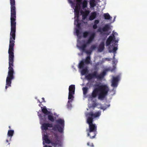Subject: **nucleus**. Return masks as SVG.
Masks as SVG:
<instances>
[{
  "label": "nucleus",
  "mask_w": 147,
  "mask_h": 147,
  "mask_svg": "<svg viewBox=\"0 0 147 147\" xmlns=\"http://www.w3.org/2000/svg\"><path fill=\"white\" fill-rule=\"evenodd\" d=\"M58 124L53 126L52 123H44L42 124L41 128L43 130L46 131L48 129V127H52V129L54 131L58 130L60 133H63L65 126L64 120L61 119H59L56 120Z\"/></svg>",
  "instance_id": "f03ea898"
},
{
  "label": "nucleus",
  "mask_w": 147,
  "mask_h": 147,
  "mask_svg": "<svg viewBox=\"0 0 147 147\" xmlns=\"http://www.w3.org/2000/svg\"><path fill=\"white\" fill-rule=\"evenodd\" d=\"M102 32H103L102 30V29H101L100 28H99L97 30V32H100V33H102Z\"/></svg>",
  "instance_id": "4c0bfd02"
},
{
  "label": "nucleus",
  "mask_w": 147,
  "mask_h": 147,
  "mask_svg": "<svg viewBox=\"0 0 147 147\" xmlns=\"http://www.w3.org/2000/svg\"><path fill=\"white\" fill-rule=\"evenodd\" d=\"M88 72V69L87 67H86L82 70L81 71V73L82 75H84L86 73H87Z\"/></svg>",
  "instance_id": "c756f323"
},
{
  "label": "nucleus",
  "mask_w": 147,
  "mask_h": 147,
  "mask_svg": "<svg viewBox=\"0 0 147 147\" xmlns=\"http://www.w3.org/2000/svg\"><path fill=\"white\" fill-rule=\"evenodd\" d=\"M86 78L88 80H90L92 79L95 78L92 73L86 75Z\"/></svg>",
  "instance_id": "4be33fe9"
},
{
  "label": "nucleus",
  "mask_w": 147,
  "mask_h": 147,
  "mask_svg": "<svg viewBox=\"0 0 147 147\" xmlns=\"http://www.w3.org/2000/svg\"><path fill=\"white\" fill-rule=\"evenodd\" d=\"M39 102H40V104L38 105H39V106H40V105H41V102H40V101H39Z\"/></svg>",
  "instance_id": "603ef678"
},
{
  "label": "nucleus",
  "mask_w": 147,
  "mask_h": 147,
  "mask_svg": "<svg viewBox=\"0 0 147 147\" xmlns=\"http://www.w3.org/2000/svg\"><path fill=\"white\" fill-rule=\"evenodd\" d=\"M82 7L83 8H85L87 7V2L86 0H84L82 3Z\"/></svg>",
  "instance_id": "72a5a7b5"
},
{
  "label": "nucleus",
  "mask_w": 147,
  "mask_h": 147,
  "mask_svg": "<svg viewBox=\"0 0 147 147\" xmlns=\"http://www.w3.org/2000/svg\"><path fill=\"white\" fill-rule=\"evenodd\" d=\"M50 136V140L48 138L47 135L45 134L43 137V140L47 144H51V145L55 147H59L62 146L61 140L59 138L57 134L55 133L51 134Z\"/></svg>",
  "instance_id": "7ed1b4c3"
},
{
  "label": "nucleus",
  "mask_w": 147,
  "mask_h": 147,
  "mask_svg": "<svg viewBox=\"0 0 147 147\" xmlns=\"http://www.w3.org/2000/svg\"><path fill=\"white\" fill-rule=\"evenodd\" d=\"M110 29V26L108 24H105L104 26L102 28L103 32H106L108 31Z\"/></svg>",
  "instance_id": "393cba45"
},
{
  "label": "nucleus",
  "mask_w": 147,
  "mask_h": 147,
  "mask_svg": "<svg viewBox=\"0 0 147 147\" xmlns=\"http://www.w3.org/2000/svg\"><path fill=\"white\" fill-rule=\"evenodd\" d=\"M120 77L117 76L116 77H113L112 81L111 86L113 87H116L118 85V82L119 80Z\"/></svg>",
  "instance_id": "9d476101"
},
{
  "label": "nucleus",
  "mask_w": 147,
  "mask_h": 147,
  "mask_svg": "<svg viewBox=\"0 0 147 147\" xmlns=\"http://www.w3.org/2000/svg\"><path fill=\"white\" fill-rule=\"evenodd\" d=\"M97 106V104L96 103H94L92 105V106L93 107H95Z\"/></svg>",
  "instance_id": "79ce46f5"
},
{
  "label": "nucleus",
  "mask_w": 147,
  "mask_h": 147,
  "mask_svg": "<svg viewBox=\"0 0 147 147\" xmlns=\"http://www.w3.org/2000/svg\"><path fill=\"white\" fill-rule=\"evenodd\" d=\"M42 99L43 100V102H45V98H44L43 97L42 98Z\"/></svg>",
  "instance_id": "3c124183"
},
{
  "label": "nucleus",
  "mask_w": 147,
  "mask_h": 147,
  "mask_svg": "<svg viewBox=\"0 0 147 147\" xmlns=\"http://www.w3.org/2000/svg\"><path fill=\"white\" fill-rule=\"evenodd\" d=\"M113 63L115 64L117 63V61L115 60V58L114 59L113 58Z\"/></svg>",
  "instance_id": "c03bdc74"
},
{
  "label": "nucleus",
  "mask_w": 147,
  "mask_h": 147,
  "mask_svg": "<svg viewBox=\"0 0 147 147\" xmlns=\"http://www.w3.org/2000/svg\"><path fill=\"white\" fill-rule=\"evenodd\" d=\"M14 131L13 130H9L8 131L7 136H8V138H9V141H10L12 137L14 134Z\"/></svg>",
  "instance_id": "6ab92c4d"
},
{
  "label": "nucleus",
  "mask_w": 147,
  "mask_h": 147,
  "mask_svg": "<svg viewBox=\"0 0 147 147\" xmlns=\"http://www.w3.org/2000/svg\"><path fill=\"white\" fill-rule=\"evenodd\" d=\"M44 147H52L51 146H48L47 145H46L44 146Z\"/></svg>",
  "instance_id": "8fccbe9b"
},
{
  "label": "nucleus",
  "mask_w": 147,
  "mask_h": 147,
  "mask_svg": "<svg viewBox=\"0 0 147 147\" xmlns=\"http://www.w3.org/2000/svg\"><path fill=\"white\" fill-rule=\"evenodd\" d=\"M82 0H76V1H77L78 2V3H81V1H82Z\"/></svg>",
  "instance_id": "de8ad7c7"
},
{
  "label": "nucleus",
  "mask_w": 147,
  "mask_h": 147,
  "mask_svg": "<svg viewBox=\"0 0 147 147\" xmlns=\"http://www.w3.org/2000/svg\"><path fill=\"white\" fill-rule=\"evenodd\" d=\"M41 111L45 115H48L47 118L49 121L52 122H53L55 121V118L56 117H54L53 116L52 113L51 114L49 115L51 113L50 111L47 110L46 108V107H44V108L42 109Z\"/></svg>",
  "instance_id": "0eeeda50"
},
{
  "label": "nucleus",
  "mask_w": 147,
  "mask_h": 147,
  "mask_svg": "<svg viewBox=\"0 0 147 147\" xmlns=\"http://www.w3.org/2000/svg\"><path fill=\"white\" fill-rule=\"evenodd\" d=\"M82 90L83 91V94L85 95H86L88 92V88L87 87H83L82 88Z\"/></svg>",
  "instance_id": "2f4dec72"
},
{
  "label": "nucleus",
  "mask_w": 147,
  "mask_h": 147,
  "mask_svg": "<svg viewBox=\"0 0 147 147\" xmlns=\"http://www.w3.org/2000/svg\"><path fill=\"white\" fill-rule=\"evenodd\" d=\"M114 40V41H115V43L114 44V45H116V43H117L118 42V40H114Z\"/></svg>",
  "instance_id": "09e8293b"
},
{
  "label": "nucleus",
  "mask_w": 147,
  "mask_h": 147,
  "mask_svg": "<svg viewBox=\"0 0 147 147\" xmlns=\"http://www.w3.org/2000/svg\"><path fill=\"white\" fill-rule=\"evenodd\" d=\"M41 108L42 109V107H41Z\"/></svg>",
  "instance_id": "4d7b16f0"
},
{
  "label": "nucleus",
  "mask_w": 147,
  "mask_h": 147,
  "mask_svg": "<svg viewBox=\"0 0 147 147\" xmlns=\"http://www.w3.org/2000/svg\"><path fill=\"white\" fill-rule=\"evenodd\" d=\"M105 49V42H104L102 41L100 44L98 48V51L100 52H101L104 50Z\"/></svg>",
  "instance_id": "dca6fc26"
},
{
  "label": "nucleus",
  "mask_w": 147,
  "mask_h": 147,
  "mask_svg": "<svg viewBox=\"0 0 147 147\" xmlns=\"http://www.w3.org/2000/svg\"><path fill=\"white\" fill-rule=\"evenodd\" d=\"M96 16L97 13L96 11L92 12L89 17V19L90 21L93 20L96 18Z\"/></svg>",
  "instance_id": "2eb2a0df"
},
{
  "label": "nucleus",
  "mask_w": 147,
  "mask_h": 147,
  "mask_svg": "<svg viewBox=\"0 0 147 147\" xmlns=\"http://www.w3.org/2000/svg\"><path fill=\"white\" fill-rule=\"evenodd\" d=\"M100 115L101 111H98L96 112L94 114L93 113V112L91 111L87 113L86 114V116L87 118H90L93 119L94 118L100 116Z\"/></svg>",
  "instance_id": "1a4fd4ad"
},
{
  "label": "nucleus",
  "mask_w": 147,
  "mask_h": 147,
  "mask_svg": "<svg viewBox=\"0 0 147 147\" xmlns=\"http://www.w3.org/2000/svg\"><path fill=\"white\" fill-rule=\"evenodd\" d=\"M74 94H71V93H69V95L68 99H69V100L68 101V102H71L73 100L74 96L73 95H74Z\"/></svg>",
  "instance_id": "a878e982"
},
{
  "label": "nucleus",
  "mask_w": 147,
  "mask_h": 147,
  "mask_svg": "<svg viewBox=\"0 0 147 147\" xmlns=\"http://www.w3.org/2000/svg\"><path fill=\"white\" fill-rule=\"evenodd\" d=\"M77 3L76 6L75 7V9H74V13H79V9L80 8V3H82V1L81 3H78V2L77 1Z\"/></svg>",
  "instance_id": "412c9836"
},
{
  "label": "nucleus",
  "mask_w": 147,
  "mask_h": 147,
  "mask_svg": "<svg viewBox=\"0 0 147 147\" xmlns=\"http://www.w3.org/2000/svg\"><path fill=\"white\" fill-rule=\"evenodd\" d=\"M85 63L84 61H82L80 63L79 65V67L80 69H83L84 67Z\"/></svg>",
  "instance_id": "7c9ffc66"
},
{
  "label": "nucleus",
  "mask_w": 147,
  "mask_h": 147,
  "mask_svg": "<svg viewBox=\"0 0 147 147\" xmlns=\"http://www.w3.org/2000/svg\"><path fill=\"white\" fill-rule=\"evenodd\" d=\"M93 119L91 118H87L86 123L89 125V128L86 130L87 136L93 139L95 138L97 132V126L95 123H93Z\"/></svg>",
  "instance_id": "20e7f679"
},
{
  "label": "nucleus",
  "mask_w": 147,
  "mask_h": 147,
  "mask_svg": "<svg viewBox=\"0 0 147 147\" xmlns=\"http://www.w3.org/2000/svg\"><path fill=\"white\" fill-rule=\"evenodd\" d=\"M90 5L92 7H94L96 5V4L95 3V0H92L91 2L90 3Z\"/></svg>",
  "instance_id": "f704fd0d"
},
{
  "label": "nucleus",
  "mask_w": 147,
  "mask_h": 147,
  "mask_svg": "<svg viewBox=\"0 0 147 147\" xmlns=\"http://www.w3.org/2000/svg\"><path fill=\"white\" fill-rule=\"evenodd\" d=\"M84 61L85 63L87 65L90 64L91 62L90 56H88L85 59Z\"/></svg>",
  "instance_id": "5701e85b"
},
{
  "label": "nucleus",
  "mask_w": 147,
  "mask_h": 147,
  "mask_svg": "<svg viewBox=\"0 0 147 147\" xmlns=\"http://www.w3.org/2000/svg\"><path fill=\"white\" fill-rule=\"evenodd\" d=\"M92 32H90L86 31L83 33V36L84 38H86L89 34L91 35V33Z\"/></svg>",
  "instance_id": "cd10ccee"
},
{
  "label": "nucleus",
  "mask_w": 147,
  "mask_h": 147,
  "mask_svg": "<svg viewBox=\"0 0 147 147\" xmlns=\"http://www.w3.org/2000/svg\"><path fill=\"white\" fill-rule=\"evenodd\" d=\"M99 21L98 20H96L94 21V24L93 25L92 28L94 29H96L98 28V24L99 23Z\"/></svg>",
  "instance_id": "b1692460"
},
{
  "label": "nucleus",
  "mask_w": 147,
  "mask_h": 147,
  "mask_svg": "<svg viewBox=\"0 0 147 147\" xmlns=\"http://www.w3.org/2000/svg\"><path fill=\"white\" fill-rule=\"evenodd\" d=\"M75 87L74 85H70L69 88V93H71V94H75Z\"/></svg>",
  "instance_id": "f3484780"
},
{
  "label": "nucleus",
  "mask_w": 147,
  "mask_h": 147,
  "mask_svg": "<svg viewBox=\"0 0 147 147\" xmlns=\"http://www.w3.org/2000/svg\"><path fill=\"white\" fill-rule=\"evenodd\" d=\"M87 145L90 147H93L94 145L92 143H91V144H90V143L89 142H88L87 144Z\"/></svg>",
  "instance_id": "ea45409f"
},
{
  "label": "nucleus",
  "mask_w": 147,
  "mask_h": 147,
  "mask_svg": "<svg viewBox=\"0 0 147 147\" xmlns=\"http://www.w3.org/2000/svg\"><path fill=\"white\" fill-rule=\"evenodd\" d=\"M96 46L95 45H92L90 47V50L92 51L95 49L96 48Z\"/></svg>",
  "instance_id": "c9c22d12"
},
{
  "label": "nucleus",
  "mask_w": 147,
  "mask_h": 147,
  "mask_svg": "<svg viewBox=\"0 0 147 147\" xmlns=\"http://www.w3.org/2000/svg\"><path fill=\"white\" fill-rule=\"evenodd\" d=\"M100 109H103V110H105L106 109V108L104 107L103 106H102L100 107Z\"/></svg>",
  "instance_id": "37998d69"
},
{
  "label": "nucleus",
  "mask_w": 147,
  "mask_h": 147,
  "mask_svg": "<svg viewBox=\"0 0 147 147\" xmlns=\"http://www.w3.org/2000/svg\"><path fill=\"white\" fill-rule=\"evenodd\" d=\"M111 58H105L104 59V61H111Z\"/></svg>",
  "instance_id": "a19ab883"
},
{
  "label": "nucleus",
  "mask_w": 147,
  "mask_h": 147,
  "mask_svg": "<svg viewBox=\"0 0 147 147\" xmlns=\"http://www.w3.org/2000/svg\"><path fill=\"white\" fill-rule=\"evenodd\" d=\"M43 144H44V141L43 142Z\"/></svg>",
  "instance_id": "13d9d810"
},
{
  "label": "nucleus",
  "mask_w": 147,
  "mask_h": 147,
  "mask_svg": "<svg viewBox=\"0 0 147 147\" xmlns=\"http://www.w3.org/2000/svg\"><path fill=\"white\" fill-rule=\"evenodd\" d=\"M115 35H116V34H117V33H116V32H115Z\"/></svg>",
  "instance_id": "5fc2aeb1"
},
{
  "label": "nucleus",
  "mask_w": 147,
  "mask_h": 147,
  "mask_svg": "<svg viewBox=\"0 0 147 147\" xmlns=\"http://www.w3.org/2000/svg\"><path fill=\"white\" fill-rule=\"evenodd\" d=\"M87 54H89L90 55L91 52H92V51L91 50H86L85 51H84Z\"/></svg>",
  "instance_id": "e433bc0d"
},
{
  "label": "nucleus",
  "mask_w": 147,
  "mask_h": 147,
  "mask_svg": "<svg viewBox=\"0 0 147 147\" xmlns=\"http://www.w3.org/2000/svg\"><path fill=\"white\" fill-rule=\"evenodd\" d=\"M91 135L93 136V134L92 133H91Z\"/></svg>",
  "instance_id": "6e6d98bb"
},
{
  "label": "nucleus",
  "mask_w": 147,
  "mask_h": 147,
  "mask_svg": "<svg viewBox=\"0 0 147 147\" xmlns=\"http://www.w3.org/2000/svg\"><path fill=\"white\" fill-rule=\"evenodd\" d=\"M69 3L71 4H73V2L71 0H68Z\"/></svg>",
  "instance_id": "49530a36"
},
{
  "label": "nucleus",
  "mask_w": 147,
  "mask_h": 147,
  "mask_svg": "<svg viewBox=\"0 0 147 147\" xmlns=\"http://www.w3.org/2000/svg\"><path fill=\"white\" fill-rule=\"evenodd\" d=\"M9 129H11V127L10 126H9Z\"/></svg>",
  "instance_id": "864d4df0"
},
{
  "label": "nucleus",
  "mask_w": 147,
  "mask_h": 147,
  "mask_svg": "<svg viewBox=\"0 0 147 147\" xmlns=\"http://www.w3.org/2000/svg\"><path fill=\"white\" fill-rule=\"evenodd\" d=\"M76 33L77 36H78L80 34V31L78 29H76Z\"/></svg>",
  "instance_id": "58836bf2"
},
{
  "label": "nucleus",
  "mask_w": 147,
  "mask_h": 147,
  "mask_svg": "<svg viewBox=\"0 0 147 147\" xmlns=\"http://www.w3.org/2000/svg\"><path fill=\"white\" fill-rule=\"evenodd\" d=\"M75 17L74 18H75V17H77V18L75 20L74 24L77 27L80 29V28L81 23L79 22L78 18L79 13H78H78H75Z\"/></svg>",
  "instance_id": "9b49d317"
},
{
  "label": "nucleus",
  "mask_w": 147,
  "mask_h": 147,
  "mask_svg": "<svg viewBox=\"0 0 147 147\" xmlns=\"http://www.w3.org/2000/svg\"><path fill=\"white\" fill-rule=\"evenodd\" d=\"M115 45L114 46H115ZM117 47H115L114 46L113 47V49L112 50H109V52L110 53L113 52L114 53V55H113V59L115 58V53H116V51L117 50Z\"/></svg>",
  "instance_id": "bb28decb"
},
{
  "label": "nucleus",
  "mask_w": 147,
  "mask_h": 147,
  "mask_svg": "<svg viewBox=\"0 0 147 147\" xmlns=\"http://www.w3.org/2000/svg\"><path fill=\"white\" fill-rule=\"evenodd\" d=\"M96 86L98 87L99 90L98 94V99L103 100L107 95L109 91V88L106 84L96 85Z\"/></svg>",
  "instance_id": "39448f33"
},
{
  "label": "nucleus",
  "mask_w": 147,
  "mask_h": 147,
  "mask_svg": "<svg viewBox=\"0 0 147 147\" xmlns=\"http://www.w3.org/2000/svg\"><path fill=\"white\" fill-rule=\"evenodd\" d=\"M104 16L105 20H109L112 18L108 13H104Z\"/></svg>",
  "instance_id": "c85d7f7f"
},
{
  "label": "nucleus",
  "mask_w": 147,
  "mask_h": 147,
  "mask_svg": "<svg viewBox=\"0 0 147 147\" xmlns=\"http://www.w3.org/2000/svg\"><path fill=\"white\" fill-rule=\"evenodd\" d=\"M115 36L114 34L113 35V36H109V38L107 39L106 42V46H109L111 44V42L114 40L115 39Z\"/></svg>",
  "instance_id": "f8f14e48"
},
{
  "label": "nucleus",
  "mask_w": 147,
  "mask_h": 147,
  "mask_svg": "<svg viewBox=\"0 0 147 147\" xmlns=\"http://www.w3.org/2000/svg\"><path fill=\"white\" fill-rule=\"evenodd\" d=\"M107 71V69H105L101 72L100 74H98V71H95L92 73L95 78H96L98 80H101L106 75Z\"/></svg>",
  "instance_id": "6e6552de"
},
{
  "label": "nucleus",
  "mask_w": 147,
  "mask_h": 147,
  "mask_svg": "<svg viewBox=\"0 0 147 147\" xmlns=\"http://www.w3.org/2000/svg\"><path fill=\"white\" fill-rule=\"evenodd\" d=\"M99 65L98 62L96 64L94 65V70L95 71H98L99 69V68L98 65Z\"/></svg>",
  "instance_id": "473e14b6"
},
{
  "label": "nucleus",
  "mask_w": 147,
  "mask_h": 147,
  "mask_svg": "<svg viewBox=\"0 0 147 147\" xmlns=\"http://www.w3.org/2000/svg\"><path fill=\"white\" fill-rule=\"evenodd\" d=\"M89 13V11L88 10H87L85 11L84 12H81V13L82 14V19L83 20L85 19L86 18Z\"/></svg>",
  "instance_id": "a211bd4d"
},
{
  "label": "nucleus",
  "mask_w": 147,
  "mask_h": 147,
  "mask_svg": "<svg viewBox=\"0 0 147 147\" xmlns=\"http://www.w3.org/2000/svg\"><path fill=\"white\" fill-rule=\"evenodd\" d=\"M95 36L96 33L95 32H93V33H91L86 44L82 45L80 47V48L82 50L83 52H84L86 51V48L87 47V45L93 41Z\"/></svg>",
  "instance_id": "423d86ee"
},
{
  "label": "nucleus",
  "mask_w": 147,
  "mask_h": 147,
  "mask_svg": "<svg viewBox=\"0 0 147 147\" xmlns=\"http://www.w3.org/2000/svg\"><path fill=\"white\" fill-rule=\"evenodd\" d=\"M46 115H44L43 116H41V115L39 114L38 115L40 116V118L41 121L43 122H45L46 121H47V117Z\"/></svg>",
  "instance_id": "aec40b11"
},
{
  "label": "nucleus",
  "mask_w": 147,
  "mask_h": 147,
  "mask_svg": "<svg viewBox=\"0 0 147 147\" xmlns=\"http://www.w3.org/2000/svg\"><path fill=\"white\" fill-rule=\"evenodd\" d=\"M11 5V32L10 33L9 44L8 50L9 65L8 75L6 81H11L14 78L13 69L14 61V47L15 40L16 12L15 0H10Z\"/></svg>",
  "instance_id": "f257e3e1"
},
{
  "label": "nucleus",
  "mask_w": 147,
  "mask_h": 147,
  "mask_svg": "<svg viewBox=\"0 0 147 147\" xmlns=\"http://www.w3.org/2000/svg\"><path fill=\"white\" fill-rule=\"evenodd\" d=\"M6 144H7V145H9L10 144V143H9V140H8V139H7L6 140Z\"/></svg>",
  "instance_id": "a18cd8bd"
},
{
  "label": "nucleus",
  "mask_w": 147,
  "mask_h": 147,
  "mask_svg": "<svg viewBox=\"0 0 147 147\" xmlns=\"http://www.w3.org/2000/svg\"><path fill=\"white\" fill-rule=\"evenodd\" d=\"M99 92V90L98 87L94 88L91 94L92 97L94 98H96L97 95L98 96Z\"/></svg>",
  "instance_id": "ddd939ff"
},
{
  "label": "nucleus",
  "mask_w": 147,
  "mask_h": 147,
  "mask_svg": "<svg viewBox=\"0 0 147 147\" xmlns=\"http://www.w3.org/2000/svg\"><path fill=\"white\" fill-rule=\"evenodd\" d=\"M99 92V90L98 87L94 88L91 94L92 97L94 98H96L97 95L98 96Z\"/></svg>",
  "instance_id": "4468645a"
}]
</instances>
